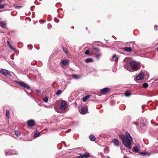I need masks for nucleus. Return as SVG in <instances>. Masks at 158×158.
Masks as SVG:
<instances>
[{
  "instance_id": "nucleus-24",
  "label": "nucleus",
  "mask_w": 158,
  "mask_h": 158,
  "mask_svg": "<svg viewBox=\"0 0 158 158\" xmlns=\"http://www.w3.org/2000/svg\"><path fill=\"white\" fill-rule=\"evenodd\" d=\"M62 91L61 90L59 89L57 91L56 94L57 95H59L62 93Z\"/></svg>"
},
{
  "instance_id": "nucleus-16",
  "label": "nucleus",
  "mask_w": 158,
  "mask_h": 158,
  "mask_svg": "<svg viewBox=\"0 0 158 158\" xmlns=\"http://www.w3.org/2000/svg\"><path fill=\"white\" fill-rule=\"evenodd\" d=\"M89 139L91 141H94L95 140V138L94 135H91L89 136Z\"/></svg>"
},
{
  "instance_id": "nucleus-37",
  "label": "nucleus",
  "mask_w": 158,
  "mask_h": 158,
  "mask_svg": "<svg viewBox=\"0 0 158 158\" xmlns=\"http://www.w3.org/2000/svg\"><path fill=\"white\" fill-rule=\"evenodd\" d=\"M101 56L100 54H97L95 55V57L97 59H99Z\"/></svg>"
},
{
  "instance_id": "nucleus-5",
  "label": "nucleus",
  "mask_w": 158,
  "mask_h": 158,
  "mask_svg": "<svg viewBox=\"0 0 158 158\" xmlns=\"http://www.w3.org/2000/svg\"><path fill=\"white\" fill-rule=\"evenodd\" d=\"M110 89L108 88H105L100 90L101 93L102 94H105L110 91Z\"/></svg>"
},
{
  "instance_id": "nucleus-26",
  "label": "nucleus",
  "mask_w": 158,
  "mask_h": 158,
  "mask_svg": "<svg viewBox=\"0 0 158 158\" xmlns=\"http://www.w3.org/2000/svg\"><path fill=\"white\" fill-rule=\"evenodd\" d=\"M40 134V132L37 131L34 134V137H37Z\"/></svg>"
},
{
  "instance_id": "nucleus-38",
  "label": "nucleus",
  "mask_w": 158,
  "mask_h": 158,
  "mask_svg": "<svg viewBox=\"0 0 158 158\" xmlns=\"http://www.w3.org/2000/svg\"><path fill=\"white\" fill-rule=\"evenodd\" d=\"M36 92L37 94H40V91L39 89H36Z\"/></svg>"
},
{
  "instance_id": "nucleus-27",
  "label": "nucleus",
  "mask_w": 158,
  "mask_h": 158,
  "mask_svg": "<svg viewBox=\"0 0 158 158\" xmlns=\"http://www.w3.org/2000/svg\"><path fill=\"white\" fill-rule=\"evenodd\" d=\"M139 154L141 155L145 156L148 153V152H139Z\"/></svg>"
},
{
  "instance_id": "nucleus-1",
  "label": "nucleus",
  "mask_w": 158,
  "mask_h": 158,
  "mask_svg": "<svg viewBox=\"0 0 158 158\" xmlns=\"http://www.w3.org/2000/svg\"><path fill=\"white\" fill-rule=\"evenodd\" d=\"M130 67L128 64L126 63L124 65V68L128 71L131 72H133L139 69L140 68V66L138 63H137L135 60H131L130 63Z\"/></svg>"
},
{
  "instance_id": "nucleus-28",
  "label": "nucleus",
  "mask_w": 158,
  "mask_h": 158,
  "mask_svg": "<svg viewBox=\"0 0 158 158\" xmlns=\"http://www.w3.org/2000/svg\"><path fill=\"white\" fill-rule=\"evenodd\" d=\"M9 111L8 110H7L6 112V116L8 118H9Z\"/></svg>"
},
{
  "instance_id": "nucleus-46",
  "label": "nucleus",
  "mask_w": 158,
  "mask_h": 158,
  "mask_svg": "<svg viewBox=\"0 0 158 158\" xmlns=\"http://www.w3.org/2000/svg\"><path fill=\"white\" fill-rule=\"evenodd\" d=\"M7 43H8V44H10V43H9V41H7Z\"/></svg>"
},
{
  "instance_id": "nucleus-17",
  "label": "nucleus",
  "mask_w": 158,
  "mask_h": 158,
  "mask_svg": "<svg viewBox=\"0 0 158 158\" xmlns=\"http://www.w3.org/2000/svg\"><path fill=\"white\" fill-rule=\"evenodd\" d=\"M86 63L92 62H93V59L91 58H88L85 60Z\"/></svg>"
},
{
  "instance_id": "nucleus-36",
  "label": "nucleus",
  "mask_w": 158,
  "mask_h": 158,
  "mask_svg": "<svg viewBox=\"0 0 158 158\" xmlns=\"http://www.w3.org/2000/svg\"><path fill=\"white\" fill-rule=\"evenodd\" d=\"M154 29L155 30H158V26L156 25H155L154 26Z\"/></svg>"
},
{
  "instance_id": "nucleus-15",
  "label": "nucleus",
  "mask_w": 158,
  "mask_h": 158,
  "mask_svg": "<svg viewBox=\"0 0 158 158\" xmlns=\"http://www.w3.org/2000/svg\"><path fill=\"white\" fill-rule=\"evenodd\" d=\"M90 97V95H88L84 97L82 99V101L83 102H86L87 99Z\"/></svg>"
},
{
  "instance_id": "nucleus-14",
  "label": "nucleus",
  "mask_w": 158,
  "mask_h": 158,
  "mask_svg": "<svg viewBox=\"0 0 158 158\" xmlns=\"http://www.w3.org/2000/svg\"><path fill=\"white\" fill-rule=\"evenodd\" d=\"M123 49L124 50V51L126 52H131L132 51L131 48L130 47H125V48H123Z\"/></svg>"
},
{
  "instance_id": "nucleus-43",
  "label": "nucleus",
  "mask_w": 158,
  "mask_h": 158,
  "mask_svg": "<svg viewBox=\"0 0 158 158\" xmlns=\"http://www.w3.org/2000/svg\"><path fill=\"white\" fill-rule=\"evenodd\" d=\"M118 60V58L117 57V58H116L115 59V61H117Z\"/></svg>"
},
{
  "instance_id": "nucleus-8",
  "label": "nucleus",
  "mask_w": 158,
  "mask_h": 158,
  "mask_svg": "<svg viewBox=\"0 0 158 158\" xmlns=\"http://www.w3.org/2000/svg\"><path fill=\"white\" fill-rule=\"evenodd\" d=\"M66 107V105L65 101H62L60 103V109L61 110H64Z\"/></svg>"
},
{
  "instance_id": "nucleus-20",
  "label": "nucleus",
  "mask_w": 158,
  "mask_h": 158,
  "mask_svg": "<svg viewBox=\"0 0 158 158\" xmlns=\"http://www.w3.org/2000/svg\"><path fill=\"white\" fill-rule=\"evenodd\" d=\"M125 96L127 97H128L131 95V94L129 93V92L127 91H126L124 93Z\"/></svg>"
},
{
  "instance_id": "nucleus-11",
  "label": "nucleus",
  "mask_w": 158,
  "mask_h": 158,
  "mask_svg": "<svg viewBox=\"0 0 158 158\" xmlns=\"http://www.w3.org/2000/svg\"><path fill=\"white\" fill-rule=\"evenodd\" d=\"M68 60L66 59L63 60L60 62V63L61 64V65L63 66H65L67 65L68 64Z\"/></svg>"
},
{
  "instance_id": "nucleus-19",
  "label": "nucleus",
  "mask_w": 158,
  "mask_h": 158,
  "mask_svg": "<svg viewBox=\"0 0 158 158\" xmlns=\"http://www.w3.org/2000/svg\"><path fill=\"white\" fill-rule=\"evenodd\" d=\"M9 153L10 155L16 154V151L14 150H10L9 151Z\"/></svg>"
},
{
  "instance_id": "nucleus-47",
  "label": "nucleus",
  "mask_w": 158,
  "mask_h": 158,
  "mask_svg": "<svg viewBox=\"0 0 158 158\" xmlns=\"http://www.w3.org/2000/svg\"><path fill=\"white\" fill-rule=\"evenodd\" d=\"M142 126H144V124H143V123H142Z\"/></svg>"
},
{
  "instance_id": "nucleus-35",
  "label": "nucleus",
  "mask_w": 158,
  "mask_h": 158,
  "mask_svg": "<svg viewBox=\"0 0 158 158\" xmlns=\"http://www.w3.org/2000/svg\"><path fill=\"white\" fill-rule=\"evenodd\" d=\"M89 53H90L89 51L88 50H87L85 52V53L86 55H88L89 54Z\"/></svg>"
},
{
  "instance_id": "nucleus-40",
  "label": "nucleus",
  "mask_w": 158,
  "mask_h": 158,
  "mask_svg": "<svg viewBox=\"0 0 158 158\" xmlns=\"http://www.w3.org/2000/svg\"><path fill=\"white\" fill-rule=\"evenodd\" d=\"M116 57V54H114L113 55L112 57V60H114V58H115Z\"/></svg>"
},
{
  "instance_id": "nucleus-33",
  "label": "nucleus",
  "mask_w": 158,
  "mask_h": 158,
  "mask_svg": "<svg viewBox=\"0 0 158 158\" xmlns=\"http://www.w3.org/2000/svg\"><path fill=\"white\" fill-rule=\"evenodd\" d=\"M22 7V6H17L15 7V8L17 9H19L20 8H21Z\"/></svg>"
},
{
  "instance_id": "nucleus-39",
  "label": "nucleus",
  "mask_w": 158,
  "mask_h": 158,
  "mask_svg": "<svg viewBox=\"0 0 158 158\" xmlns=\"http://www.w3.org/2000/svg\"><path fill=\"white\" fill-rule=\"evenodd\" d=\"M63 48L64 50V52L66 53H67L68 51L66 50L65 48H64V47H63Z\"/></svg>"
},
{
  "instance_id": "nucleus-21",
  "label": "nucleus",
  "mask_w": 158,
  "mask_h": 158,
  "mask_svg": "<svg viewBox=\"0 0 158 158\" xmlns=\"http://www.w3.org/2000/svg\"><path fill=\"white\" fill-rule=\"evenodd\" d=\"M15 134L17 136H18L20 135L21 133L19 131H15Z\"/></svg>"
},
{
  "instance_id": "nucleus-42",
  "label": "nucleus",
  "mask_w": 158,
  "mask_h": 158,
  "mask_svg": "<svg viewBox=\"0 0 158 158\" xmlns=\"http://www.w3.org/2000/svg\"><path fill=\"white\" fill-rule=\"evenodd\" d=\"M77 158H84L83 157L81 156H77Z\"/></svg>"
},
{
  "instance_id": "nucleus-18",
  "label": "nucleus",
  "mask_w": 158,
  "mask_h": 158,
  "mask_svg": "<svg viewBox=\"0 0 158 158\" xmlns=\"http://www.w3.org/2000/svg\"><path fill=\"white\" fill-rule=\"evenodd\" d=\"M0 25L3 28H5L6 27V24L2 21L0 22Z\"/></svg>"
},
{
  "instance_id": "nucleus-44",
  "label": "nucleus",
  "mask_w": 158,
  "mask_h": 158,
  "mask_svg": "<svg viewBox=\"0 0 158 158\" xmlns=\"http://www.w3.org/2000/svg\"><path fill=\"white\" fill-rule=\"evenodd\" d=\"M4 1L3 0H0V3H1Z\"/></svg>"
},
{
  "instance_id": "nucleus-48",
  "label": "nucleus",
  "mask_w": 158,
  "mask_h": 158,
  "mask_svg": "<svg viewBox=\"0 0 158 158\" xmlns=\"http://www.w3.org/2000/svg\"><path fill=\"white\" fill-rule=\"evenodd\" d=\"M157 50L158 51V47L157 48Z\"/></svg>"
},
{
  "instance_id": "nucleus-41",
  "label": "nucleus",
  "mask_w": 158,
  "mask_h": 158,
  "mask_svg": "<svg viewBox=\"0 0 158 158\" xmlns=\"http://www.w3.org/2000/svg\"><path fill=\"white\" fill-rule=\"evenodd\" d=\"M5 153L6 155H7L8 154H9V155L10 154V153H9V151L8 152L5 151Z\"/></svg>"
},
{
  "instance_id": "nucleus-6",
  "label": "nucleus",
  "mask_w": 158,
  "mask_h": 158,
  "mask_svg": "<svg viewBox=\"0 0 158 158\" xmlns=\"http://www.w3.org/2000/svg\"><path fill=\"white\" fill-rule=\"evenodd\" d=\"M144 75L142 71H141L139 75L136 77V79L137 80H141L143 78Z\"/></svg>"
},
{
  "instance_id": "nucleus-25",
  "label": "nucleus",
  "mask_w": 158,
  "mask_h": 158,
  "mask_svg": "<svg viewBox=\"0 0 158 158\" xmlns=\"http://www.w3.org/2000/svg\"><path fill=\"white\" fill-rule=\"evenodd\" d=\"M43 100L45 102H47L48 101V97L46 96H44L43 98Z\"/></svg>"
},
{
  "instance_id": "nucleus-2",
  "label": "nucleus",
  "mask_w": 158,
  "mask_h": 158,
  "mask_svg": "<svg viewBox=\"0 0 158 158\" xmlns=\"http://www.w3.org/2000/svg\"><path fill=\"white\" fill-rule=\"evenodd\" d=\"M119 137L121 139L122 142L124 146L129 149L131 148V142L132 141V139L131 136L129 138H126L125 136L123 135H119Z\"/></svg>"
},
{
  "instance_id": "nucleus-49",
  "label": "nucleus",
  "mask_w": 158,
  "mask_h": 158,
  "mask_svg": "<svg viewBox=\"0 0 158 158\" xmlns=\"http://www.w3.org/2000/svg\"><path fill=\"white\" fill-rule=\"evenodd\" d=\"M107 158H110V157H109V156H108V157H107Z\"/></svg>"
},
{
  "instance_id": "nucleus-4",
  "label": "nucleus",
  "mask_w": 158,
  "mask_h": 158,
  "mask_svg": "<svg viewBox=\"0 0 158 158\" xmlns=\"http://www.w3.org/2000/svg\"><path fill=\"white\" fill-rule=\"evenodd\" d=\"M0 72L2 74L4 75H8L10 74V72L9 71L3 69H2L0 71Z\"/></svg>"
},
{
  "instance_id": "nucleus-7",
  "label": "nucleus",
  "mask_w": 158,
  "mask_h": 158,
  "mask_svg": "<svg viewBox=\"0 0 158 158\" xmlns=\"http://www.w3.org/2000/svg\"><path fill=\"white\" fill-rule=\"evenodd\" d=\"M140 148V146L138 144H136L134 148V152L137 153L139 151V149Z\"/></svg>"
},
{
  "instance_id": "nucleus-32",
  "label": "nucleus",
  "mask_w": 158,
  "mask_h": 158,
  "mask_svg": "<svg viewBox=\"0 0 158 158\" xmlns=\"http://www.w3.org/2000/svg\"><path fill=\"white\" fill-rule=\"evenodd\" d=\"M5 7L4 4H0V9H3Z\"/></svg>"
},
{
  "instance_id": "nucleus-34",
  "label": "nucleus",
  "mask_w": 158,
  "mask_h": 158,
  "mask_svg": "<svg viewBox=\"0 0 158 158\" xmlns=\"http://www.w3.org/2000/svg\"><path fill=\"white\" fill-rule=\"evenodd\" d=\"M133 124H135L137 126L138 125H139V121H138L137 122H133Z\"/></svg>"
},
{
  "instance_id": "nucleus-22",
  "label": "nucleus",
  "mask_w": 158,
  "mask_h": 158,
  "mask_svg": "<svg viewBox=\"0 0 158 158\" xmlns=\"http://www.w3.org/2000/svg\"><path fill=\"white\" fill-rule=\"evenodd\" d=\"M72 77L74 78L75 79H78L80 77L79 76H78L77 75H76V74L73 75Z\"/></svg>"
},
{
  "instance_id": "nucleus-3",
  "label": "nucleus",
  "mask_w": 158,
  "mask_h": 158,
  "mask_svg": "<svg viewBox=\"0 0 158 158\" xmlns=\"http://www.w3.org/2000/svg\"><path fill=\"white\" fill-rule=\"evenodd\" d=\"M16 82L17 84L20 85L21 86H22L27 89H29L30 88V86L28 85L25 84L22 81H16Z\"/></svg>"
},
{
  "instance_id": "nucleus-12",
  "label": "nucleus",
  "mask_w": 158,
  "mask_h": 158,
  "mask_svg": "<svg viewBox=\"0 0 158 158\" xmlns=\"http://www.w3.org/2000/svg\"><path fill=\"white\" fill-rule=\"evenodd\" d=\"M34 121L32 120H29L27 122V125L31 127L33 126L34 125Z\"/></svg>"
},
{
  "instance_id": "nucleus-23",
  "label": "nucleus",
  "mask_w": 158,
  "mask_h": 158,
  "mask_svg": "<svg viewBox=\"0 0 158 158\" xmlns=\"http://www.w3.org/2000/svg\"><path fill=\"white\" fill-rule=\"evenodd\" d=\"M142 86L144 88H146L148 86V84L147 83H144L142 84Z\"/></svg>"
},
{
  "instance_id": "nucleus-45",
  "label": "nucleus",
  "mask_w": 158,
  "mask_h": 158,
  "mask_svg": "<svg viewBox=\"0 0 158 158\" xmlns=\"http://www.w3.org/2000/svg\"><path fill=\"white\" fill-rule=\"evenodd\" d=\"M127 58H126L125 59H124V61H125L126 60H127Z\"/></svg>"
},
{
  "instance_id": "nucleus-31",
  "label": "nucleus",
  "mask_w": 158,
  "mask_h": 158,
  "mask_svg": "<svg viewBox=\"0 0 158 158\" xmlns=\"http://www.w3.org/2000/svg\"><path fill=\"white\" fill-rule=\"evenodd\" d=\"M9 47L10 48L13 50H15V49L14 48H13L12 47V45L10 44H9Z\"/></svg>"
},
{
  "instance_id": "nucleus-29",
  "label": "nucleus",
  "mask_w": 158,
  "mask_h": 158,
  "mask_svg": "<svg viewBox=\"0 0 158 158\" xmlns=\"http://www.w3.org/2000/svg\"><path fill=\"white\" fill-rule=\"evenodd\" d=\"M125 135H126V138H129V136H131L130 135V134L128 132H126L125 133Z\"/></svg>"
},
{
  "instance_id": "nucleus-9",
  "label": "nucleus",
  "mask_w": 158,
  "mask_h": 158,
  "mask_svg": "<svg viewBox=\"0 0 158 158\" xmlns=\"http://www.w3.org/2000/svg\"><path fill=\"white\" fill-rule=\"evenodd\" d=\"M88 111V109L85 107H82L80 111L81 114H86Z\"/></svg>"
},
{
  "instance_id": "nucleus-10",
  "label": "nucleus",
  "mask_w": 158,
  "mask_h": 158,
  "mask_svg": "<svg viewBox=\"0 0 158 158\" xmlns=\"http://www.w3.org/2000/svg\"><path fill=\"white\" fill-rule=\"evenodd\" d=\"M112 142L114 144L116 147H118L119 145V140L116 139H113Z\"/></svg>"
},
{
  "instance_id": "nucleus-30",
  "label": "nucleus",
  "mask_w": 158,
  "mask_h": 158,
  "mask_svg": "<svg viewBox=\"0 0 158 158\" xmlns=\"http://www.w3.org/2000/svg\"><path fill=\"white\" fill-rule=\"evenodd\" d=\"M93 49L95 51L97 52H99L100 51L99 49L96 47H94L93 48Z\"/></svg>"
},
{
  "instance_id": "nucleus-13",
  "label": "nucleus",
  "mask_w": 158,
  "mask_h": 158,
  "mask_svg": "<svg viewBox=\"0 0 158 158\" xmlns=\"http://www.w3.org/2000/svg\"><path fill=\"white\" fill-rule=\"evenodd\" d=\"M80 156L83 157L85 158H88L89 156V153L85 152L84 154H80Z\"/></svg>"
}]
</instances>
